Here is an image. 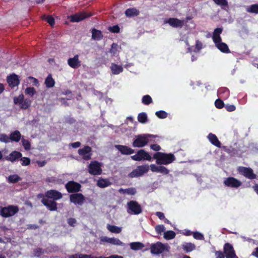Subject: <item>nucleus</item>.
Masks as SVG:
<instances>
[{
    "mask_svg": "<svg viewBox=\"0 0 258 258\" xmlns=\"http://www.w3.org/2000/svg\"><path fill=\"white\" fill-rule=\"evenodd\" d=\"M46 21L51 25L54 24V19L51 16H47L45 19Z\"/></svg>",
    "mask_w": 258,
    "mask_h": 258,
    "instance_id": "e2e57ef3",
    "label": "nucleus"
},
{
    "mask_svg": "<svg viewBox=\"0 0 258 258\" xmlns=\"http://www.w3.org/2000/svg\"><path fill=\"white\" fill-rule=\"evenodd\" d=\"M102 164L97 161H91L88 166L89 173L92 175H100L102 173Z\"/></svg>",
    "mask_w": 258,
    "mask_h": 258,
    "instance_id": "9d476101",
    "label": "nucleus"
},
{
    "mask_svg": "<svg viewBox=\"0 0 258 258\" xmlns=\"http://www.w3.org/2000/svg\"><path fill=\"white\" fill-rule=\"evenodd\" d=\"M225 107L228 111H233L236 109L235 106L233 105H227Z\"/></svg>",
    "mask_w": 258,
    "mask_h": 258,
    "instance_id": "69168bd1",
    "label": "nucleus"
},
{
    "mask_svg": "<svg viewBox=\"0 0 258 258\" xmlns=\"http://www.w3.org/2000/svg\"><path fill=\"white\" fill-rule=\"evenodd\" d=\"M88 17V15H86L85 13L82 12L78 13L75 15H71L70 17V20L73 22H79Z\"/></svg>",
    "mask_w": 258,
    "mask_h": 258,
    "instance_id": "393cba45",
    "label": "nucleus"
},
{
    "mask_svg": "<svg viewBox=\"0 0 258 258\" xmlns=\"http://www.w3.org/2000/svg\"><path fill=\"white\" fill-rule=\"evenodd\" d=\"M69 258H91V255L85 254H75L69 255Z\"/></svg>",
    "mask_w": 258,
    "mask_h": 258,
    "instance_id": "8fccbe9b",
    "label": "nucleus"
},
{
    "mask_svg": "<svg viewBox=\"0 0 258 258\" xmlns=\"http://www.w3.org/2000/svg\"><path fill=\"white\" fill-rule=\"evenodd\" d=\"M21 135L19 131H15L10 134V141L18 142L21 139Z\"/></svg>",
    "mask_w": 258,
    "mask_h": 258,
    "instance_id": "c85d7f7f",
    "label": "nucleus"
},
{
    "mask_svg": "<svg viewBox=\"0 0 258 258\" xmlns=\"http://www.w3.org/2000/svg\"><path fill=\"white\" fill-rule=\"evenodd\" d=\"M21 180V178L17 174L11 175L7 178L8 182L12 183L18 182Z\"/></svg>",
    "mask_w": 258,
    "mask_h": 258,
    "instance_id": "c9c22d12",
    "label": "nucleus"
},
{
    "mask_svg": "<svg viewBox=\"0 0 258 258\" xmlns=\"http://www.w3.org/2000/svg\"><path fill=\"white\" fill-rule=\"evenodd\" d=\"M24 92L26 95H28L31 97H32L36 93L35 89L31 87H27L25 89Z\"/></svg>",
    "mask_w": 258,
    "mask_h": 258,
    "instance_id": "c03bdc74",
    "label": "nucleus"
},
{
    "mask_svg": "<svg viewBox=\"0 0 258 258\" xmlns=\"http://www.w3.org/2000/svg\"><path fill=\"white\" fill-rule=\"evenodd\" d=\"M208 139L211 144L217 147H220L221 143L215 135L210 133L208 136Z\"/></svg>",
    "mask_w": 258,
    "mask_h": 258,
    "instance_id": "cd10ccee",
    "label": "nucleus"
},
{
    "mask_svg": "<svg viewBox=\"0 0 258 258\" xmlns=\"http://www.w3.org/2000/svg\"><path fill=\"white\" fill-rule=\"evenodd\" d=\"M155 114L158 118L161 119H164L167 117V113L163 110L156 111Z\"/></svg>",
    "mask_w": 258,
    "mask_h": 258,
    "instance_id": "3c124183",
    "label": "nucleus"
},
{
    "mask_svg": "<svg viewBox=\"0 0 258 258\" xmlns=\"http://www.w3.org/2000/svg\"><path fill=\"white\" fill-rule=\"evenodd\" d=\"M0 141L5 143L10 142V138L8 135L2 134L0 135Z\"/></svg>",
    "mask_w": 258,
    "mask_h": 258,
    "instance_id": "603ef678",
    "label": "nucleus"
},
{
    "mask_svg": "<svg viewBox=\"0 0 258 258\" xmlns=\"http://www.w3.org/2000/svg\"><path fill=\"white\" fill-rule=\"evenodd\" d=\"M166 23L175 28L181 27L184 25V21L176 18H170L166 21Z\"/></svg>",
    "mask_w": 258,
    "mask_h": 258,
    "instance_id": "b1692460",
    "label": "nucleus"
},
{
    "mask_svg": "<svg viewBox=\"0 0 258 258\" xmlns=\"http://www.w3.org/2000/svg\"><path fill=\"white\" fill-rule=\"evenodd\" d=\"M246 11L250 13L258 14V4H253L247 7Z\"/></svg>",
    "mask_w": 258,
    "mask_h": 258,
    "instance_id": "37998d69",
    "label": "nucleus"
},
{
    "mask_svg": "<svg viewBox=\"0 0 258 258\" xmlns=\"http://www.w3.org/2000/svg\"><path fill=\"white\" fill-rule=\"evenodd\" d=\"M194 237L198 240H204V237L203 234L199 232H195L193 233Z\"/></svg>",
    "mask_w": 258,
    "mask_h": 258,
    "instance_id": "13d9d810",
    "label": "nucleus"
},
{
    "mask_svg": "<svg viewBox=\"0 0 258 258\" xmlns=\"http://www.w3.org/2000/svg\"><path fill=\"white\" fill-rule=\"evenodd\" d=\"M31 103L32 102L29 99H24L19 106L21 109H26L30 106Z\"/></svg>",
    "mask_w": 258,
    "mask_h": 258,
    "instance_id": "e433bc0d",
    "label": "nucleus"
},
{
    "mask_svg": "<svg viewBox=\"0 0 258 258\" xmlns=\"http://www.w3.org/2000/svg\"><path fill=\"white\" fill-rule=\"evenodd\" d=\"M118 191L121 194H127L129 195H134L136 192L134 188H128L126 189L120 188Z\"/></svg>",
    "mask_w": 258,
    "mask_h": 258,
    "instance_id": "58836bf2",
    "label": "nucleus"
},
{
    "mask_svg": "<svg viewBox=\"0 0 258 258\" xmlns=\"http://www.w3.org/2000/svg\"><path fill=\"white\" fill-rule=\"evenodd\" d=\"M101 243H108L113 245L124 246V244L116 238H109L107 236L100 237Z\"/></svg>",
    "mask_w": 258,
    "mask_h": 258,
    "instance_id": "4468645a",
    "label": "nucleus"
},
{
    "mask_svg": "<svg viewBox=\"0 0 258 258\" xmlns=\"http://www.w3.org/2000/svg\"><path fill=\"white\" fill-rule=\"evenodd\" d=\"M7 82L9 86L12 88L17 86L19 83L18 76L15 74H13L8 77Z\"/></svg>",
    "mask_w": 258,
    "mask_h": 258,
    "instance_id": "5701e85b",
    "label": "nucleus"
},
{
    "mask_svg": "<svg viewBox=\"0 0 258 258\" xmlns=\"http://www.w3.org/2000/svg\"><path fill=\"white\" fill-rule=\"evenodd\" d=\"M22 156V155L20 152L15 151L11 153L5 158L6 160L13 162L21 158Z\"/></svg>",
    "mask_w": 258,
    "mask_h": 258,
    "instance_id": "bb28decb",
    "label": "nucleus"
},
{
    "mask_svg": "<svg viewBox=\"0 0 258 258\" xmlns=\"http://www.w3.org/2000/svg\"><path fill=\"white\" fill-rule=\"evenodd\" d=\"M175 233L171 230L165 231L164 233V238L166 240L173 239L175 237Z\"/></svg>",
    "mask_w": 258,
    "mask_h": 258,
    "instance_id": "a19ab883",
    "label": "nucleus"
},
{
    "mask_svg": "<svg viewBox=\"0 0 258 258\" xmlns=\"http://www.w3.org/2000/svg\"><path fill=\"white\" fill-rule=\"evenodd\" d=\"M78 154L84 160H89L91 159L92 151L90 147L86 146L78 150Z\"/></svg>",
    "mask_w": 258,
    "mask_h": 258,
    "instance_id": "f8f14e48",
    "label": "nucleus"
},
{
    "mask_svg": "<svg viewBox=\"0 0 258 258\" xmlns=\"http://www.w3.org/2000/svg\"><path fill=\"white\" fill-rule=\"evenodd\" d=\"M155 137V136L151 134L139 135L135 138L133 146L135 148L143 147L151 141V138Z\"/></svg>",
    "mask_w": 258,
    "mask_h": 258,
    "instance_id": "7ed1b4c3",
    "label": "nucleus"
},
{
    "mask_svg": "<svg viewBox=\"0 0 258 258\" xmlns=\"http://www.w3.org/2000/svg\"><path fill=\"white\" fill-rule=\"evenodd\" d=\"M147 115L145 112H142L138 114V120L142 123H145L147 122Z\"/></svg>",
    "mask_w": 258,
    "mask_h": 258,
    "instance_id": "a18cd8bd",
    "label": "nucleus"
},
{
    "mask_svg": "<svg viewBox=\"0 0 258 258\" xmlns=\"http://www.w3.org/2000/svg\"><path fill=\"white\" fill-rule=\"evenodd\" d=\"M80 187V184L74 181H70L66 185V187L69 192L78 191Z\"/></svg>",
    "mask_w": 258,
    "mask_h": 258,
    "instance_id": "4be33fe9",
    "label": "nucleus"
},
{
    "mask_svg": "<svg viewBox=\"0 0 258 258\" xmlns=\"http://www.w3.org/2000/svg\"><path fill=\"white\" fill-rule=\"evenodd\" d=\"M107 228L109 231L114 233H119L121 232L122 230L121 227L111 225L109 224L107 225Z\"/></svg>",
    "mask_w": 258,
    "mask_h": 258,
    "instance_id": "4c0bfd02",
    "label": "nucleus"
},
{
    "mask_svg": "<svg viewBox=\"0 0 258 258\" xmlns=\"http://www.w3.org/2000/svg\"><path fill=\"white\" fill-rule=\"evenodd\" d=\"M213 1L218 5L222 7H226L228 5L226 0H213Z\"/></svg>",
    "mask_w": 258,
    "mask_h": 258,
    "instance_id": "6e6d98bb",
    "label": "nucleus"
},
{
    "mask_svg": "<svg viewBox=\"0 0 258 258\" xmlns=\"http://www.w3.org/2000/svg\"><path fill=\"white\" fill-rule=\"evenodd\" d=\"M55 84V82L51 75H49L45 80V84L47 88L52 87Z\"/></svg>",
    "mask_w": 258,
    "mask_h": 258,
    "instance_id": "ea45409f",
    "label": "nucleus"
},
{
    "mask_svg": "<svg viewBox=\"0 0 258 258\" xmlns=\"http://www.w3.org/2000/svg\"><path fill=\"white\" fill-rule=\"evenodd\" d=\"M182 247L184 251L189 252L194 250L196 248V246L191 242H184L182 244Z\"/></svg>",
    "mask_w": 258,
    "mask_h": 258,
    "instance_id": "7c9ffc66",
    "label": "nucleus"
},
{
    "mask_svg": "<svg viewBox=\"0 0 258 258\" xmlns=\"http://www.w3.org/2000/svg\"><path fill=\"white\" fill-rule=\"evenodd\" d=\"M41 202L50 211H56L57 210V204L55 202L49 200L47 198H43Z\"/></svg>",
    "mask_w": 258,
    "mask_h": 258,
    "instance_id": "6ab92c4d",
    "label": "nucleus"
},
{
    "mask_svg": "<svg viewBox=\"0 0 258 258\" xmlns=\"http://www.w3.org/2000/svg\"><path fill=\"white\" fill-rule=\"evenodd\" d=\"M110 69L113 75H118L123 71V67L121 65H118L115 63L110 64Z\"/></svg>",
    "mask_w": 258,
    "mask_h": 258,
    "instance_id": "a878e982",
    "label": "nucleus"
},
{
    "mask_svg": "<svg viewBox=\"0 0 258 258\" xmlns=\"http://www.w3.org/2000/svg\"><path fill=\"white\" fill-rule=\"evenodd\" d=\"M180 41H184L187 47V52L192 53H198L202 49L203 47V44L199 40L196 41V46H189V44L187 40V36L186 34L183 35L180 34Z\"/></svg>",
    "mask_w": 258,
    "mask_h": 258,
    "instance_id": "20e7f679",
    "label": "nucleus"
},
{
    "mask_svg": "<svg viewBox=\"0 0 258 258\" xmlns=\"http://www.w3.org/2000/svg\"><path fill=\"white\" fill-rule=\"evenodd\" d=\"M131 158L136 161L145 160L151 161L152 160L151 155L143 149L139 150L136 154L131 156Z\"/></svg>",
    "mask_w": 258,
    "mask_h": 258,
    "instance_id": "423d86ee",
    "label": "nucleus"
},
{
    "mask_svg": "<svg viewBox=\"0 0 258 258\" xmlns=\"http://www.w3.org/2000/svg\"><path fill=\"white\" fill-rule=\"evenodd\" d=\"M215 105L217 108L221 109L223 107L224 103L221 100L218 99L215 101Z\"/></svg>",
    "mask_w": 258,
    "mask_h": 258,
    "instance_id": "bf43d9fd",
    "label": "nucleus"
},
{
    "mask_svg": "<svg viewBox=\"0 0 258 258\" xmlns=\"http://www.w3.org/2000/svg\"><path fill=\"white\" fill-rule=\"evenodd\" d=\"M223 29L222 28H217L215 29L212 36L213 40L216 47L223 53H229L230 50L228 45L222 42V39L220 34L222 32Z\"/></svg>",
    "mask_w": 258,
    "mask_h": 258,
    "instance_id": "f257e3e1",
    "label": "nucleus"
},
{
    "mask_svg": "<svg viewBox=\"0 0 258 258\" xmlns=\"http://www.w3.org/2000/svg\"><path fill=\"white\" fill-rule=\"evenodd\" d=\"M142 102L145 105H149L152 102V99L149 95H144L142 97Z\"/></svg>",
    "mask_w": 258,
    "mask_h": 258,
    "instance_id": "de8ad7c7",
    "label": "nucleus"
},
{
    "mask_svg": "<svg viewBox=\"0 0 258 258\" xmlns=\"http://www.w3.org/2000/svg\"><path fill=\"white\" fill-rule=\"evenodd\" d=\"M19 211V208L17 206L9 205L8 207H2L1 209V215L5 218L12 217Z\"/></svg>",
    "mask_w": 258,
    "mask_h": 258,
    "instance_id": "39448f33",
    "label": "nucleus"
},
{
    "mask_svg": "<svg viewBox=\"0 0 258 258\" xmlns=\"http://www.w3.org/2000/svg\"><path fill=\"white\" fill-rule=\"evenodd\" d=\"M155 230L158 234H161L165 231V227L163 225H159L155 227Z\"/></svg>",
    "mask_w": 258,
    "mask_h": 258,
    "instance_id": "4d7b16f0",
    "label": "nucleus"
},
{
    "mask_svg": "<svg viewBox=\"0 0 258 258\" xmlns=\"http://www.w3.org/2000/svg\"><path fill=\"white\" fill-rule=\"evenodd\" d=\"M70 201L75 205L81 206L84 201V197L81 194H74L70 196Z\"/></svg>",
    "mask_w": 258,
    "mask_h": 258,
    "instance_id": "f3484780",
    "label": "nucleus"
},
{
    "mask_svg": "<svg viewBox=\"0 0 258 258\" xmlns=\"http://www.w3.org/2000/svg\"><path fill=\"white\" fill-rule=\"evenodd\" d=\"M120 48L117 44L113 43L110 49V52L113 56H117L119 54Z\"/></svg>",
    "mask_w": 258,
    "mask_h": 258,
    "instance_id": "f704fd0d",
    "label": "nucleus"
},
{
    "mask_svg": "<svg viewBox=\"0 0 258 258\" xmlns=\"http://www.w3.org/2000/svg\"><path fill=\"white\" fill-rule=\"evenodd\" d=\"M97 185L101 188H105L111 185V182L107 179L100 178L97 181Z\"/></svg>",
    "mask_w": 258,
    "mask_h": 258,
    "instance_id": "473e14b6",
    "label": "nucleus"
},
{
    "mask_svg": "<svg viewBox=\"0 0 258 258\" xmlns=\"http://www.w3.org/2000/svg\"><path fill=\"white\" fill-rule=\"evenodd\" d=\"M223 183L227 187L234 188H237L242 184L240 180L233 177L224 178Z\"/></svg>",
    "mask_w": 258,
    "mask_h": 258,
    "instance_id": "9b49d317",
    "label": "nucleus"
},
{
    "mask_svg": "<svg viewBox=\"0 0 258 258\" xmlns=\"http://www.w3.org/2000/svg\"><path fill=\"white\" fill-rule=\"evenodd\" d=\"M127 205V212L130 214L138 215L142 212V208L136 201H131Z\"/></svg>",
    "mask_w": 258,
    "mask_h": 258,
    "instance_id": "6e6552de",
    "label": "nucleus"
},
{
    "mask_svg": "<svg viewBox=\"0 0 258 258\" xmlns=\"http://www.w3.org/2000/svg\"><path fill=\"white\" fill-rule=\"evenodd\" d=\"M149 170V166L148 165L139 166L128 174V176L131 178L141 176Z\"/></svg>",
    "mask_w": 258,
    "mask_h": 258,
    "instance_id": "0eeeda50",
    "label": "nucleus"
},
{
    "mask_svg": "<svg viewBox=\"0 0 258 258\" xmlns=\"http://www.w3.org/2000/svg\"><path fill=\"white\" fill-rule=\"evenodd\" d=\"M215 255H216V258H224L225 257L224 254L221 251H216Z\"/></svg>",
    "mask_w": 258,
    "mask_h": 258,
    "instance_id": "774afa93",
    "label": "nucleus"
},
{
    "mask_svg": "<svg viewBox=\"0 0 258 258\" xmlns=\"http://www.w3.org/2000/svg\"><path fill=\"white\" fill-rule=\"evenodd\" d=\"M114 147L123 155H131L134 153V150L126 146L116 145Z\"/></svg>",
    "mask_w": 258,
    "mask_h": 258,
    "instance_id": "aec40b11",
    "label": "nucleus"
},
{
    "mask_svg": "<svg viewBox=\"0 0 258 258\" xmlns=\"http://www.w3.org/2000/svg\"><path fill=\"white\" fill-rule=\"evenodd\" d=\"M153 158L156 159L158 165H168L175 160V157L171 153H165L158 152L153 155Z\"/></svg>",
    "mask_w": 258,
    "mask_h": 258,
    "instance_id": "f03ea898",
    "label": "nucleus"
},
{
    "mask_svg": "<svg viewBox=\"0 0 258 258\" xmlns=\"http://www.w3.org/2000/svg\"><path fill=\"white\" fill-rule=\"evenodd\" d=\"M92 37L94 40H100L102 37L101 31L96 29L92 30Z\"/></svg>",
    "mask_w": 258,
    "mask_h": 258,
    "instance_id": "79ce46f5",
    "label": "nucleus"
},
{
    "mask_svg": "<svg viewBox=\"0 0 258 258\" xmlns=\"http://www.w3.org/2000/svg\"><path fill=\"white\" fill-rule=\"evenodd\" d=\"M21 161L22 166H28L30 163V159L27 157H22Z\"/></svg>",
    "mask_w": 258,
    "mask_h": 258,
    "instance_id": "5fc2aeb1",
    "label": "nucleus"
},
{
    "mask_svg": "<svg viewBox=\"0 0 258 258\" xmlns=\"http://www.w3.org/2000/svg\"><path fill=\"white\" fill-rule=\"evenodd\" d=\"M26 83H29L35 86H38L39 85L38 80L32 77H28L26 80Z\"/></svg>",
    "mask_w": 258,
    "mask_h": 258,
    "instance_id": "49530a36",
    "label": "nucleus"
},
{
    "mask_svg": "<svg viewBox=\"0 0 258 258\" xmlns=\"http://www.w3.org/2000/svg\"><path fill=\"white\" fill-rule=\"evenodd\" d=\"M169 246L167 244H163L158 242L151 245V252L153 254H159L165 250H167Z\"/></svg>",
    "mask_w": 258,
    "mask_h": 258,
    "instance_id": "1a4fd4ad",
    "label": "nucleus"
},
{
    "mask_svg": "<svg viewBox=\"0 0 258 258\" xmlns=\"http://www.w3.org/2000/svg\"><path fill=\"white\" fill-rule=\"evenodd\" d=\"M150 148L151 149L155 151H159V150H161V147L157 144L151 145L150 146Z\"/></svg>",
    "mask_w": 258,
    "mask_h": 258,
    "instance_id": "0e129e2a",
    "label": "nucleus"
},
{
    "mask_svg": "<svg viewBox=\"0 0 258 258\" xmlns=\"http://www.w3.org/2000/svg\"><path fill=\"white\" fill-rule=\"evenodd\" d=\"M125 14L127 17H133L138 16L139 14V11L136 8H129L125 11Z\"/></svg>",
    "mask_w": 258,
    "mask_h": 258,
    "instance_id": "c756f323",
    "label": "nucleus"
},
{
    "mask_svg": "<svg viewBox=\"0 0 258 258\" xmlns=\"http://www.w3.org/2000/svg\"><path fill=\"white\" fill-rule=\"evenodd\" d=\"M239 173L250 179H253L256 178V175L253 173V170L250 168L245 167H239L238 168Z\"/></svg>",
    "mask_w": 258,
    "mask_h": 258,
    "instance_id": "ddd939ff",
    "label": "nucleus"
},
{
    "mask_svg": "<svg viewBox=\"0 0 258 258\" xmlns=\"http://www.w3.org/2000/svg\"><path fill=\"white\" fill-rule=\"evenodd\" d=\"M151 170L153 172L160 173L163 174H167L169 173V170L162 165H156L155 164H151L149 166Z\"/></svg>",
    "mask_w": 258,
    "mask_h": 258,
    "instance_id": "dca6fc26",
    "label": "nucleus"
},
{
    "mask_svg": "<svg viewBox=\"0 0 258 258\" xmlns=\"http://www.w3.org/2000/svg\"><path fill=\"white\" fill-rule=\"evenodd\" d=\"M43 253V252L42 251V249L40 248H36L33 250V255L34 256H39Z\"/></svg>",
    "mask_w": 258,
    "mask_h": 258,
    "instance_id": "052dcab7",
    "label": "nucleus"
},
{
    "mask_svg": "<svg viewBox=\"0 0 258 258\" xmlns=\"http://www.w3.org/2000/svg\"><path fill=\"white\" fill-rule=\"evenodd\" d=\"M224 252L226 258H238L235 254L233 246L228 243L224 245Z\"/></svg>",
    "mask_w": 258,
    "mask_h": 258,
    "instance_id": "2eb2a0df",
    "label": "nucleus"
},
{
    "mask_svg": "<svg viewBox=\"0 0 258 258\" xmlns=\"http://www.w3.org/2000/svg\"><path fill=\"white\" fill-rule=\"evenodd\" d=\"M45 196L47 199H52L53 200H57L62 198V195L60 192L53 189L46 191Z\"/></svg>",
    "mask_w": 258,
    "mask_h": 258,
    "instance_id": "a211bd4d",
    "label": "nucleus"
},
{
    "mask_svg": "<svg viewBox=\"0 0 258 258\" xmlns=\"http://www.w3.org/2000/svg\"><path fill=\"white\" fill-rule=\"evenodd\" d=\"M109 30L113 33H118L120 29L117 25H115L112 27H110Z\"/></svg>",
    "mask_w": 258,
    "mask_h": 258,
    "instance_id": "680f3d73",
    "label": "nucleus"
},
{
    "mask_svg": "<svg viewBox=\"0 0 258 258\" xmlns=\"http://www.w3.org/2000/svg\"><path fill=\"white\" fill-rule=\"evenodd\" d=\"M69 66L73 69L78 68L81 66V61L79 59V55H76L72 58H70L68 60Z\"/></svg>",
    "mask_w": 258,
    "mask_h": 258,
    "instance_id": "412c9836",
    "label": "nucleus"
},
{
    "mask_svg": "<svg viewBox=\"0 0 258 258\" xmlns=\"http://www.w3.org/2000/svg\"><path fill=\"white\" fill-rule=\"evenodd\" d=\"M22 145L23 146L24 149L28 151L30 149L31 145H30V142L28 140H25V139H22Z\"/></svg>",
    "mask_w": 258,
    "mask_h": 258,
    "instance_id": "864d4df0",
    "label": "nucleus"
},
{
    "mask_svg": "<svg viewBox=\"0 0 258 258\" xmlns=\"http://www.w3.org/2000/svg\"><path fill=\"white\" fill-rule=\"evenodd\" d=\"M76 222V220L72 218H69L68 220V224L71 226H74Z\"/></svg>",
    "mask_w": 258,
    "mask_h": 258,
    "instance_id": "338daca9",
    "label": "nucleus"
},
{
    "mask_svg": "<svg viewBox=\"0 0 258 258\" xmlns=\"http://www.w3.org/2000/svg\"><path fill=\"white\" fill-rule=\"evenodd\" d=\"M24 99V96L23 94H20L17 97H15L14 98V102L15 104L19 106L23 99Z\"/></svg>",
    "mask_w": 258,
    "mask_h": 258,
    "instance_id": "09e8293b",
    "label": "nucleus"
},
{
    "mask_svg": "<svg viewBox=\"0 0 258 258\" xmlns=\"http://www.w3.org/2000/svg\"><path fill=\"white\" fill-rule=\"evenodd\" d=\"M218 95L224 99H227L229 96L228 90L226 88H220L217 92Z\"/></svg>",
    "mask_w": 258,
    "mask_h": 258,
    "instance_id": "2f4dec72",
    "label": "nucleus"
},
{
    "mask_svg": "<svg viewBox=\"0 0 258 258\" xmlns=\"http://www.w3.org/2000/svg\"><path fill=\"white\" fill-rule=\"evenodd\" d=\"M131 248L134 250H138L144 247L143 243L140 242H134L130 244Z\"/></svg>",
    "mask_w": 258,
    "mask_h": 258,
    "instance_id": "72a5a7b5",
    "label": "nucleus"
}]
</instances>
